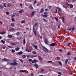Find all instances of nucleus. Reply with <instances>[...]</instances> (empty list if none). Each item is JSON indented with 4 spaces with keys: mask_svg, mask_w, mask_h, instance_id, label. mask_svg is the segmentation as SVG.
<instances>
[{
    "mask_svg": "<svg viewBox=\"0 0 76 76\" xmlns=\"http://www.w3.org/2000/svg\"><path fill=\"white\" fill-rule=\"evenodd\" d=\"M71 44H72V43H68L67 45L68 46H69V45H71Z\"/></svg>",
    "mask_w": 76,
    "mask_h": 76,
    "instance_id": "obj_44",
    "label": "nucleus"
},
{
    "mask_svg": "<svg viewBox=\"0 0 76 76\" xmlns=\"http://www.w3.org/2000/svg\"><path fill=\"white\" fill-rule=\"evenodd\" d=\"M73 5L71 4L70 5V8H73Z\"/></svg>",
    "mask_w": 76,
    "mask_h": 76,
    "instance_id": "obj_28",
    "label": "nucleus"
},
{
    "mask_svg": "<svg viewBox=\"0 0 76 76\" xmlns=\"http://www.w3.org/2000/svg\"><path fill=\"white\" fill-rule=\"evenodd\" d=\"M32 63H36V60H34L32 61Z\"/></svg>",
    "mask_w": 76,
    "mask_h": 76,
    "instance_id": "obj_29",
    "label": "nucleus"
},
{
    "mask_svg": "<svg viewBox=\"0 0 76 76\" xmlns=\"http://www.w3.org/2000/svg\"><path fill=\"white\" fill-rule=\"evenodd\" d=\"M12 53H15V50L12 49L11 50Z\"/></svg>",
    "mask_w": 76,
    "mask_h": 76,
    "instance_id": "obj_39",
    "label": "nucleus"
},
{
    "mask_svg": "<svg viewBox=\"0 0 76 76\" xmlns=\"http://www.w3.org/2000/svg\"><path fill=\"white\" fill-rule=\"evenodd\" d=\"M35 13V11H33L32 12L31 14V15L32 16H34V15Z\"/></svg>",
    "mask_w": 76,
    "mask_h": 76,
    "instance_id": "obj_9",
    "label": "nucleus"
},
{
    "mask_svg": "<svg viewBox=\"0 0 76 76\" xmlns=\"http://www.w3.org/2000/svg\"><path fill=\"white\" fill-rule=\"evenodd\" d=\"M55 18L56 19V20H57V21H58V19H57V18L55 17Z\"/></svg>",
    "mask_w": 76,
    "mask_h": 76,
    "instance_id": "obj_48",
    "label": "nucleus"
},
{
    "mask_svg": "<svg viewBox=\"0 0 76 76\" xmlns=\"http://www.w3.org/2000/svg\"><path fill=\"white\" fill-rule=\"evenodd\" d=\"M2 48H3V49H5V48H6V47H2Z\"/></svg>",
    "mask_w": 76,
    "mask_h": 76,
    "instance_id": "obj_61",
    "label": "nucleus"
},
{
    "mask_svg": "<svg viewBox=\"0 0 76 76\" xmlns=\"http://www.w3.org/2000/svg\"><path fill=\"white\" fill-rule=\"evenodd\" d=\"M6 14H7V15H9V12H6Z\"/></svg>",
    "mask_w": 76,
    "mask_h": 76,
    "instance_id": "obj_47",
    "label": "nucleus"
},
{
    "mask_svg": "<svg viewBox=\"0 0 76 76\" xmlns=\"http://www.w3.org/2000/svg\"><path fill=\"white\" fill-rule=\"evenodd\" d=\"M11 30H12V31H15V29H14V28H11Z\"/></svg>",
    "mask_w": 76,
    "mask_h": 76,
    "instance_id": "obj_50",
    "label": "nucleus"
},
{
    "mask_svg": "<svg viewBox=\"0 0 76 76\" xmlns=\"http://www.w3.org/2000/svg\"><path fill=\"white\" fill-rule=\"evenodd\" d=\"M0 7H1V8H3V6H2V5H0Z\"/></svg>",
    "mask_w": 76,
    "mask_h": 76,
    "instance_id": "obj_52",
    "label": "nucleus"
},
{
    "mask_svg": "<svg viewBox=\"0 0 76 76\" xmlns=\"http://www.w3.org/2000/svg\"><path fill=\"white\" fill-rule=\"evenodd\" d=\"M37 1L36 0H35L34 1V4H37Z\"/></svg>",
    "mask_w": 76,
    "mask_h": 76,
    "instance_id": "obj_24",
    "label": "nucleus"
},
{
    "mask_svg": "<svg viewBox=\"0 0 76 76\" xmlns=\"http://www.w3.org/2000/svg\"><path fill=\"white\" fill-rule=\"evenodd\" d=\"M55 45L56 44H55V43H53L50 44V46H52V47H54V46H55Z\"/></svg>",
    "mask_w": 76,
    "mask_h": 76,
    "instance_id": "obj_11",
    "label": "nucleus"
},
{
    "mask_svg": "<svg viewBox=\"0 0 76 76\" xmlns=\"http://www.w3.org/2000/svg\"><path fill=\"white\" fill-rule=\"evenodd\" d=\"M58 74H59V75H62L61 73L60 72H58Z\"/></svg>",
    "mask_w": 76,
    "mask_h": 76,
    "instance_id": "obj_58",
    "label": "nucleus"
},
{
    "mask_svg": "<svg viewBox=\"0 0 76 76\" xmlns=\"http://www.w3.org/2000/svg\"><path fill=\"white\" fill-rule=\"evenodd\" d=\"M58 63L60 65H61V66H62V64H61V61H59L58 62Z\"/></svg>",
    "mask_w": 76,
    "mask_h": 76,
    "instance_id": "obj_35",
    "label": "nucleus"
},
{
    "mask_svg": "<svg viewBox=\"0 0 76 76\" xmlns=\"http://www.w3.org/2000/svg\"><path fill=\"white\" fill-rule=\"evenodd\" d=\"M1 43H3V44H4V43H5V41H4L3 40H1Z\"/></svg>",
    "mask_w": 76,
    "mask_h": 76,
    "instance_id": "obj_32",
    "label": "nucleus"
},
{
    "mask_svg": "<svg viewBox=\"0 0 76 76\" xmlns=\"http://www.w3.org/2000/svg\"><path fill=\"white\" fill-rule=\"evenodd\" d=\"M34 66L35 67H36V68H38V66L37 64H34Z\"/></svg>",
    "mask_w": 76,
    "mask_h": 76,
    "instance_id": "obj_31",
    "label": "nucleus"
},
{
    "mask_svg": "<svg viewBox=\"0 0 76 76\" xmlns=\"http://www.w3.org/2000/svg\"><path fill=\"white\" fill-rule=\"evenodd\" d=\"M38 58L39 60H42V58L41 57L38 56Z\"/></svg>",
    "mask_w": 76,
    "mask_h": 76,
    "instance_id": "obj_13",
    "label": "nucleus"
},
{
    "mask_svg": "<svg viewBox=\"0 0 76 76\" xmlns=\"http://www.w3.org/2000/svg\"><path fill=\"white\" fill-rule=\"evenodd\" d=\"M32 53L33 54H36V52L35 51L32 52Z\"/></svg>",
    "mask_w": 76,
    "mask_h": 76,
    "instance_id": "obj_33",
    "label": "nucleus"
},
{
    "mask_svg": "<svg viewBox=\"0 0 76 76\" xmlns=\"http://www.w3.org/2000/svg\"><path fill=\"white\" fill-rule=\"evenodd\" d=\"M42 16L43 17H44V18H46V17H47L48 16V15H42Z\"/></svg>",
    "mask_w": 76,
    "mask_h": 76,
    "instance_id": "obj_20",
    "label": "nucleus"
},
{
    "mask_svg": "<svg viewBox=\"0 0 76 76\" xmlns=\"http://www.w3.org/2000/svg\"><path fill=\"white\" fill-rule=\"evenodd\" d=\"M12 6V5L11 4L8 3L7 5V7H9V6Z\"/></svg>",
    "mask_w": 76,
    "mask_h": 76,
    "instance_id": "obj_25",
    "label": "nucleus"
},
{
    "mask_svg": "<svg viewBox=\"0 0 76 76\" xmlns=\"http://www.w3.org/2000/svg\"><path fill=\"white\" fill-rule=\"evenodd\" d=\"M72 54V53L70 51H68L67 53V55H71Z\"/></svg>",
    "mask_w": 76,
    "mask_h": 76,
    "instance_id": "obj_12",
    "label": "nucleus"
},
{
    "mask_svg": "<svg viewBox=\"0 0 76 76\" xmlns=\"http://www.w3.org/2000/svg\"><path fill=\"white\" fill-rule=\"evenodd\" d=\"M62 22L64 23V20H65V19H64V16H62Z\"/></svg>",
    "mask_w": 76,
    "mask_h": 76,
    "instance_id": "obj_6",
    "label": "nucleus"
},
{
    "mask_svg": "<svg viewBox=\"0 0 76 76\" xmlns=\"http://www.w3.org/2000/svg\"><path fill=\"white\" fill-rule=\"evenodd\" d=\"M31 76H33L34 75V74L33 73H31Z\"/></svg>",
    "mask_w": 76,
    "mask_h": 76,
    "instance_id": "obj_60",
    "label": "nucleus"
},
{
    "mask_svg": "<svg viewBox=\"0 0 76 76\" xmlns=\"http://www.w3.org/2000/svg\"><path fill=\"white\" fill-rule=\"evenodd\" d=\"M29 8H30V9H33V7H32V5H30L29 6Z\"/></svg>",
    "mask_w": 76,
    "mask_h": 76,
    "instance_id": "obj_26",
    "label": "nucleus"
},
{
    "mask_svg": "<svg viewBox=\"0 0 76 76\" xmlns=\"http://www.w3.org/2000/svg\"><path fill=\"white\" fill-rule=\"evenodd\" d=\"M76 0H73L72 1V2H75V1H76Z\"/></svg>",
    "mask_w": 76,
    "mask_h": 76,
    "instance_id": "obj_62",
    "label": "nucleus"
},
{
    "mask_svg": "<svg viewBox=\"0 0 76 76\" xmlns=\"http://www.w3.org/2000/svg\"><path fill=\"white\" fill-rule=\"evenodd\" d=\"M7 37L9 38H13V36L12 35H9L7 36Z\"/></svg>",
    "mask_w": 76,
    "mask_h": 76,
    "instance_id": "obj_7",
    "label": "nucleus"
},
{
    "mask_svg": "<svg viewBox=\"0 0 76 76\" xmlns=\"http://www.w3.org/2000/svg\"><path fill=\"white\" fill-rule=\"evenodd\" d=\"M32 61V59H28L29 61Z\"/></svg>",
    "mask_w": 76,
    "mask_h": 76,
    "instance_id": "obj_56",
    "label": "nucleus"
},
{
    "mask_svg": "<svg viewBox=\"0 0 76 76\" xmlns=\"http://www.w3.org/2000/svg\"><path fill=\"white\" fill-rule=\"evenodd\" d=\"M48 63H52V61H48Z\"/></svg>",
    "mask_w": 76,
    "mask_h": 76,
    "instance_id": "obj_51",
    "label": "nucleus"
},
{
    "mask_svg": "<svg viewBox=\"0 0 76 76\" xmlns=\"http://www.w3.org/2000/svg\"><path fill=\"white\" fill-rule=\"evenodd\" d=\"M17 54H18V55H22L23 54V52L22 51H20L18 53H17Z\"/></svg>",
    "mask_w": 76,
    "mask_h": 76,
    "instance_id": "obj_4",
    "label": "nucleus"
},
{
    "mask_svg": "<svg viewBox=\"0 0 76 76\" xmlns=\"http://www.w3.org/2000/svg\"><path fill=\"white\" fill-rule=\"evenodd\" d=\"M20 61H21V62H22V63H23V60H22V59H20Z\"/></svg>",
    "mask_w": 76,
    "mask_h": 76,
    "instance_id": "obj_45",
    "label": "nucleus"
},
{
    "mask_svg": "<svg viewBox=\"0 0 76 76\" xmlns=\"http://www.w3.org/2000/svg\"><path fill=\"white\" fill-rule=\"evenodd\" d=\"M6 33V32L5 31H4L2 33H0V34H1V35H3L4 34Z\"/></svg>",
    "mask_w": 76,
    "mask_h": 76,
    "instance_id": "obj_23",
    "label": "nucleus"
},
{
    "mask_svg": "<svg viewBox=\"0 0 76 76\" xmlns=\"http://www.w3.org/2000/svg\"><path fill=\"white\" fill-rule=\"evenodd\" d=\"M66 5H67V6H70V4H68V3L66 2Z\"/></svg>",
    "mask_w": 76,
    "mask_h": 76,
    "instance_id": "obj_46",
    "label": "nucleus"
},
{
    "mask_svg": "<svg viewBox=\"0 0 76 76\" xmlns=\"http://www.w3.org/2000/svg\"><path fill=\"white\" fill-rule=\"evenodd\" d=\"M67 62H68V59H66L65 61V63L66 64L67 63Z\"/></svg>",
    "mask_w": 76,
    "mask_h": 76,
    "instance_id": "obj_27",
    "label": "nucleus"
},
{
    "mask_svg": "<svg viewBox=\"0 0 76 76\" xmlns=\"http://www.w3.org/2000/svg\"><path fill=\"white\" fill-rule=\"evenodd\" d=\"M19 72H23V73H24L25 72V70H20Z\"/></svg>",
    "mask_w": 76,
    "mask_h": 76,
    "instance_id": "obj_37",
    "label": "nucleus"
},
{
    "mask_svg": "<svg viewBox=\"0 0 76 76\" xmlns=\"http://www.w3.org/2000/svg\"><path fill=\"white\" fill-rule=\"evenodd\" d=\"M21 7H22V6H23V5H22V3H20V4Z\"/></svg>",
    "mask_w": 76,
    "mask_h": 76,
    "instance_id": "obj_53",
    "label": "nucleus"
},
{
    "mask_svg": "<svg viewBox=\"0 0 76 76\" xmlns=\"http://www.w3.org/2000/svg\"><path fill=\"white\" fill-rule=\"evenodd\" d=\"M21 23H25V21L23 20L21 22Z\"/></svg>",
    "mask_w": 76,
    "mask_h": 76,
    "instance_id": "obj_42",
    "label": "nucleus"
},
{
    "mask_svg": "<svg viewBox=\"0 0 76 76\" xmlns=\"http://www.w3.org/2000/svg\"><path fill=\"white\" fill-rule=\"evenodd\" d=\"M43 19L44 21V22H47V20L45 19L44 18H43Z\"/></svg>",
    "mask_w": 76,
    "mask_h": 76,
    "instance_id": "obj_40",
    "label": "nucleus"
},
{
    "mask_svg": "<svg viewBox=\"0 0 76 76\" xmlns=\"http://www.w3.org/2000/svg\"><path fill=\"white\" fill-rule=\"evenodd\" d=\"M75 26H73V27L72 28V29L73 31H74L75 28H74Z\"/></svg>",
    "mask_w": 76,
    "mask_h": 76,
    "instance_id": "obj_41",
    "label": "nucleus"
},
{
    "mask_svg": "<svg viewBox=\"0 0 76 76\" xmlns=\"http://www.w3.org/2000/svg\"><path fill=\"white\" fill-rule=\"evenodd\" d=\"M56 58L57 60H60V57H58V56Z\"/></svg>",
    "mask_w": 76,
    "mask_h": 76,
    "instance_id": "obj_38",
    "label": "nucleus"
},
{
    "mask_svg": "<svg viewBox=\"0 0 76 76\" xmlns=\"http://www.w3.org/2000/svg\"><path fill=\"white\" fill-rule=\"evenodd\" d=\"M33 31L35 36H37V31H36L35 28H34V26H33Z\"/></svg>",
    "mask_w": 76,
    "mask_h": 76,
    "instance_id": "obj_2",
    "label": "nucleus"
},
{
    "mask_svg": "<svg viewBox=\"0 0 76 76\" xmlns=\"http://www.w3.org/2000/svg\"><path fill=\"white\" fill-rule=\"evenodd\" d=\"M22 11H23V10L21 9L19 11H18V12L19 13H22Z\"/></svg>",
    "mask_w": 76,
    "mask_h": 76,
    "instance_id": "obj_15",
    "label": "nucleus"
},
{
    "mask_svg": "<svg viewBox=\"0 0 76 76\" xmlns=\"http://www.w3.org/2000/svg\"><path fill=\"white\" fill-rule=\"evenodd\" d=\"M44 15H46L47 14V12H45L44 13Z\"/></svg>",
    "mask_w": 76,
    "mask_h": 76,
    "instance_id": "obj_49",
    "label": "nucleus"
},
{
    "mask_svg": "<svg viewBox=\"0 0 76 76\" xmlns=\"http://www.w3.org/2000/svg\"><path fill=\"white\" fill-rule=\"evenodd\" d=\"M44 69H42V70H41V72H44Z\"/></svg>",
    "mask_w": 76,
    "mask_h": 76,
    "instance_id": "obj_59",
    "label": "nucleus"
},
{
    "mask_svg": "<svg viewBox=\"0 0 76 76\" xmlns=\"http://www.w3.org/2000/svg\"><path fill=\"white\" fill-rule=\"evenodd\" d=\"M11 45H16V44H15L14 43H12Z\"/></svg>",
    "mask_w": 76,
    "mask_h": 76,
    "instance_id": "obj_36",
    "label": "nucleus"
},
{
    "mask_svg": "<svg viewBox=\"0 0 76 76\" xmlns=\"http://www.w3.org/2000/svg\"><path fill=\"white\" fill-rule=\"evenodd\" d=\"M12 17H15V14H13L12 15Z\"/></svg>",
    "mask_w": 76,
    "mask_h": 76,
    "instance_id": "obj_55",
    "label": "nucleus"
},
{
    "mask_svg": "<svg viewBox=\"0 0 76 76\" xmlns=\"http://www.w3.org/2000/svg\"><path fill=\"white\" fill-rule=\"evenodd\" d=\"M4 7H6V3H5L4 4Z\"/></svg>",
    "mask_w": 76,
    "mask_h": 76,
    "instance_id": "obj_34",
    "label": "nucleus"
},
{
    "mask_svg": "<svg viewBox=\"0 0 76 76\" xmlns=\"http://www.w3.org/2000/svg\"><path fill=\"white\" fill-rule=\"evenodd\" d=\"M43 49L45 51H46V52H50V50H48V49L45 47H43Z\"/></svg>",
    "mask_w": 76,
    "mask_h": 76,
    "instance_id": "obj_3",
    "label": "nucleus"
},
{
    "mask_svg": "<svg viewBox=\"0 0 76 76\" xmlns=\"http://www.w3.org/2000/svg\"><path fill=\"white\" fill-rule=\"evenodd\" d=\"M8 47H9V48H12V47L10 46H8Z\"/></svg>",
    "mask_w": 76,
    "mask_h": 76,
    "instance_id": "obj_64",
    "label": "nucleus"
},
{
    "mask_svg": "<svg viewBox=\"0 0 76 76\" xmlns=\"http://www.w3.org/2000/svg\"><path fill=\"white\" fill-rule=\"evenodd\" d=\"M43 12H44V8H41L40 10V13H42Z\"/></svg>",
    "mask_w": 76,
    "mask_h": 76,
    "instance_id": "obj_10",
    "label": "nucleus"
},
{
    "mask_svg": "<svg viewBox=\"0 0 76 76\" xmlns=\"http://www.w3.org/2000/svg\"><path fill=\"white\" fill-rule=\"evenodd\" d=\"M10 26H12V27H14L15 26V24L14 23H12L11 24Z\"/></svg>",
    "mask_w": 76,
    "mask_h": 76,
    "instance_id": "obj_16",
    "label": "nucleus"
},
{
    "mask_svg": "<svg viewBox=\"0 0 76 76\" xmlns=\"http://www.w3.org/2000/svg\"><path fill=\"white\" fill-rule=\"evenodd\" d=\"M16 34L17 36H18V35H19L20 34V32H18L16 33Z\"/></svg>",
    "mask_w": 76,
    "mask_h": 76,
    "instance_id": "obj_14",
    "label": "nucleus"
},
{
    "mask_svg": "<svg viewBox=\"0 0 76 76\" xmlns=\"http://www.w3.org/2000/svg\"><path fill=\"white\" fill-rule=\"evenodd\" d=\"M7 64H10V65H12V66H16V65H18V63L16 62H12L11 63L8 62Z\"/></svg>",
    "mask_w": 76,
    "mask_h": 76,
    "instance_id": "obj_1",
    "label": "nucleus"
},
{
    "mask_svg": "<svg viewBox=\"0 0 76 76\" xmlns=\"http://www.w3.org/2000/svg\"><path fill=\"white\" fill-rule=\"evenodd\" d=\"M59 51H60V52H61L62 51V50L60 49L59 50Z\"/></svg>",
    "mask_w": 76,
    "mask_h": 76,
    "instance_id": "obj_63",
    "label": "nucleus"
},
{
    "mask_svg": "<svg viewBox=\"0 0 76 76\" xmlns=\"http://www.w3.org/2000/svg\"><path fill=\"white\" fill-rule=\"evenodd\" d=\"M32 46L34 47V48H35V49L37 50H38V48H37V46L35 45L34 44H33Z\"/></svg>",
    "mask_w": 76,
    "mask_h": 76,
    "instance_id": "obj_8",
    "label": "nucleus"
},
{
    "mask_svg": "<svg viewBox=\"0 0 76 76\" xmlns=\"http://www.w3.org/2000/svg\"><path fill=\"white\" fill-rule=\"evenodd\" d=\"M22 57H23V58H26V56L25 55H23L22 56Z\"/></svg>",
    "mask_w": 76,
    "mask_h": 76,
    "instance_id": "obj_19",
    "label": "nucleus"
},
{
    "mask_svg": "<svg viewBox=\"0 0 76 76\" xmlns=\"http://www.w3.org/2000/svg\"><path fill=\"white\" fill-rule=\"evenodd\" d=\"M26 51H28V52H31V50H26Z\"/></svg>",
    "mask_w": 76,
    "mask_h": 76,
    "instance_id": "obj_54",
    "label": "nucleus"
},
{
    "mask_svg": "<svg viewBox=\"0 0 76 76\" xmlns=\"http://www.w3.org/2000/svg\"><path fill=\"white\" fill-rule=\"evenodd\" d=\"M25 43H26V41L25 40V39H24L23 40V45H25Z\"/></svg>",
    "mask_w": 76,
    "mask_h": 76,
    "instance_id": "obj_21",
    "label": "nucleus"
},
{
    "mask_svg": "<svg viewBox=\"0 0 76 76\" xmlns=\"http://www.w3.org/2000/svg\"><path fill=\"white\" fill-rule=\"evenodd\" d=\"M44 42L46 44H48V42L47 41V39H45V40L44 41Z\"/></svg>",
    "mask_w": 76,
    "mask_h": 76,
    "instance_id": "obj_17",
    "label": "nucleus"
},
{
    "mask_svg": "<svg viewBox=\"0 0 76 76\" xmlns=\"http://www.w3.org/2000/svg\"><path fill=\"white\" fill-rule=\"evenodd\" d=\"M57 9H58V10L59 11H61V9L58 7H57Z\"/></svg>",
    "mask_w": 76,
    "mask_h": 76,
    "instance_id": "obj_30",
    "label": "nucleus"
},
{
    "mask_svg": "<svg viewBox=\"0 0 76 76\" xmlns=\"http://www.w3.org/2000/svg\"><path fill=\"white\" fill-rule=\"evenodd\" d=\"M2 61H9V60L6 58H4L2 59Z\"/></svg>",
    "mask_w": 76,
    "mask_h": 76,
    "instance_id": "obj_5",
    "label": "nucleus"
},
{
    "mask_svg": "<svg viewBox=\"0 0 76 76\" xmlns=\"http://www.w3.org/2000/svg\"><path fill=\"white\" fill-rule=\"evenodd\" d=\"M26 56L27 58H29L30 56V55H27Z\"/></svg>",
    "mask_w": 76,
    "mask_h": 76,
    "instance_id": "obj_57",
    "label": "nucleus"
},
{
    "mask_svg": "<svg viewBox=\"0 0 76 76\" xmlns=\"http://www.w3.org/2000/svg\"><path fill=\"white\" fill-rule=\"evenodd\" d=\"M37 25H38V23L36 22L34 23V26H35V27H36Z\"/></svg>",
    "mask_w": 76,
    "mask_h": 76,
    "instance_id": "obj_22",
    "label": "nucleus"
},
{
    "mask_svg": "<svg viewBox=\"0 0 76 76\" xmlns=\"http://www.w3.org/2000/svg\"><path fill=\"white\" fill-rule=\"evenodd\" d=\"M12 22H15V20H14V18H12Z\"/></svg>",
    "mask_w": 76,
    "mask_h": 76,
    "instance_id": "obj_43",
    "label": "nucleus"
},
{
    "mask_svg": "<svg viewBox=\"0 0 76 76\" xmlns=\"http://www.w3.org/2000/svg\"><path fill=\"white\" fill-rule=\"evenodd\" d=\"M19 49H20L19 48L17 47L15 48V50L16 51H19Z\"/></svg>",
    "mask_w": 76,
    "mask_h": 76,
    "instance_id": "obj_18",
    "label": "nucleus"
}]
</instances>
